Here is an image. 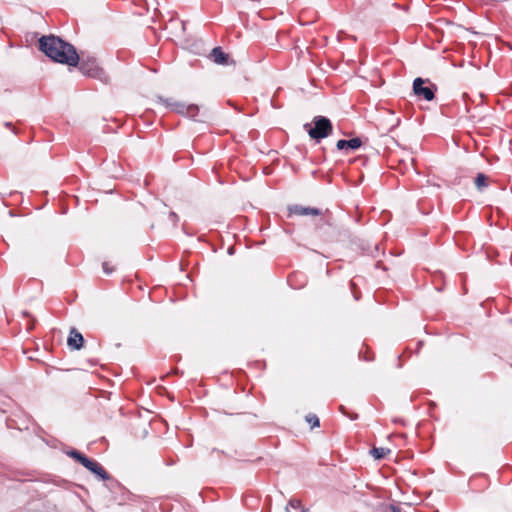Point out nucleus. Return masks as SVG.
Returning <instances> with one entry per match:
<instances>
[{
    "label": "nucleus",
    "instance_id": "1",
    "mask_svg": "<svg viewBox=\"0 0 512 512\" xmlns=\"http://www.w3.org/2000/svg\"><path fill=\"white\" fill-rule=\"evenodd\" d=\"M40 49L52 60L76 66L79 62V56L74 47L55 36H44L40 39Z\"/></svg>",
    "mask_w": 512,
    "mask_h": 512
},
{
    "label": "nucleus",
    "instance_id": "2",
    "mask_svg": "<svg viewBox=\"0 0 512 512\" xmlns=\"http://www.w3.org/2000/svg\"><path fill=\"white\" fill-rule=\"evenodd\" d=\"M332 130V125L329 119L325 117H316L314 119V126H310L308 129V134L312 139H322L327 137Z\"/></svg>",
    "mask_w": 512,
    "mask_h": 512
},
{
    "label": "nucleus",
    "instance_id": "3",
    "mask_svg": "<svg viewBox=\"0 0 512 512\" xmlns=\"http://www.w3.org/2000/svg\"><path fill=\"white\" fill-rule=\"evenodd\" d=\"M167 106L172 107L176 112L187 115L189 117H195L199 108L195 105H186L181 102H167Z\"/></svg>",
    "mask_w": 512,
    "mask_h": 512
},
{
    "label": "nucleus",
    "instance_id": "4",
    "mask_svg": "<svg viewBox=\"0 0 512 512\" xmlns=\"http://www.w3.org/2000/svg\"><path fill=\"white\" fill-rule=\"evenodd\" d=\"M72 455L77 458L79 460V462L81 464H83L87 469H89L91 472L99 475L101 478H105L106 475H105V472L104 470L96 463V462H93L91 460H89L88 458L74 452L72 453Z\"/></svg>",
    "mask_w": 512,
    "mask_h": 512
},
{
    "label": "nucleus",
    "instance_id": "5",
    "mask_svg": "<svg viewBox=\"0 0 512 512\" xmlns=\"http://www.w3.org/2000/svg\"><path fill=\"white\" fill-rule=\"evenodd\" d=\"M80 70L82 71V73L91 77H98L101 72V69L98 67V64L95 59L83 61L80 65Z\"/></svg>",
    "mask_w": 512,
    "mask_h": 512
},
{
    "label": "nucleus",
    "instance_id": "6",
    "mask_svg": "<svg viewBox=\"0 0 512 512\" xmlns=\"http://www.w3.org/2000/svg\"><path fill=\"white\" fill-rule=\"evenodd\" d=\"M424 81L421 78H416L413 83V91L416 95H422L427 101L434 98L433 91L428 87H422Z\"/></svg>",
    "mask_w": 512,
    "mask_h": 512
},
{
    "label": "nucleus",
    "instance_id": "7",
    "mask_svg": "<svg viewBox=\"0 0 512 512\" xmlns=\"http://www.w3.org/2000/svg\"><path fill=\"white\" fill-rule=\"evenodd\" d=\"M291 214L299 215V216H317L319 211L315 208L303 207L300 205H295L289 208Z\"/></svg>",
    "mask_w": 512,
    "mask_h": 512
},
{
    "label": "nucleus",
    "instance_id": "8",
    "mask_svg": "<svg viewBox=\"0 0 512 512\" xmlns=\"http://www.w3.org/2000/svg\"><path fill=\"white\" fill-rule=\"evenodd\" d=\"M67 343L70 348L78 350L83 345V336L73 329L70 331Z\"/></svg>",
    "mask_w": 512,
    "mask_h": 512
},
{
    "label": "nucleus",
    "instance_id": "9",
    "mask_svg": "<svg viewBox=\"0 0 512 512\" xmlns=\"http://www.w3.org/2000/svg\"><path fill=\"white\" fill-rule=\"evenodd\" d=\"M336 146L339 150H355L361 146V140L359 138L339 140Z\"/></svg>",
    "mask_w": 512,
    "mask_h": 512
},
{
    "label": "nucleus",
    "instance_id": "10",
    "mask_svg": "<svg viewBox=\"0 0 512 512\" xmlns=\"http://www.w3.org/2000/svg\"><path fill=\"white\" fill-rule=\"evenodd\" d=\"M211 58L217 64H227L228 56L220 48H214L211 52Z\"/></svg>",
    "mask_w": 512,
    "mask_h": 512
},
{
    "label": "nucleus",
    "instance_id": "11",
    "mask_svg": "<svg viewBox=\"0 0 512 512\" xmlns=\"http://www.w3.org/2000/svg\"><path fill=\"white\" fill-rule=\"evenodd\" d=\"M286 512H310L308 509L304 508L300 501L292 499L289 501L286 506Z\"/></svg>",
    "mask_w": 512,
    "mask_h": 512
},
{
    "label": "nucleus",
    "instance_id": "12",
    "mask_svg": "<svg viewBox=\"0 0 512 512\" xmlns=\"http://www.w3.org/2000/svg\"><path fill=\"white\" fill-rule=\"evenodd\" d=\"M388 453H390V450L387 448H373L371 451V454L377 460L384 458Z\"/></svg>",
    "mask_w": 512,
    "mask_h": 512
},
{
    "label": "nucleus",
    "instance_id": "13",
    "mask_svg": "<svg viewBox=\"0 0 512 512\" xmlns=\"http://www.w3.org/2000/svg\"><path fill=\"white\" fill-rule=\"evenodd\" d=\"M475 184L478 189H482L486 186V176L483 174H479L475 179Z\"/></svg>",
    "mask_w": 512,
    "mask_h": 512
},
{
    "label": "nucleus",
    "instance_id": "14",
    "mask_svg": "<svg viewBox=\"0 0 512 512\" xmlns=\"http://www.w3.org/2000/svg\"><path fill=\"white\" fill-rule=\"evenodd\" d=\"M306 421L312 428L319 426V419L316 415L310 414L306 416Z\"/></svg>",
    "mask_w": 512,
    "mask_h": 512
}]
</instances>
